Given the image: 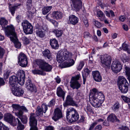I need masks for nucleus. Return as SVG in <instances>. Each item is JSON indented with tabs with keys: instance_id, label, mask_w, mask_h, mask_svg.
Wrapping results in <instances>:
<instances>
[{
	"instance_id": "f257e3e1",
	"label": "nucleus",
	"mask_w": 130,
	"mask_h": 130,
	"mask_svg": "<svg viewBox=\"0 0 130 130\" xmlns=\"http://www.w3.org/2000/svg\"><path fill=\"white\" fill-rule=\"evenodd\" d=\"M72 54L71 52L67 50H63L58 53L56 57L57 60L59 63L64 60L70 61L69 62H64L60 65L62 68L69 67L73 65L75 63L74 60L72 58Z\"/></svg>"
},
{
	"instance_id": "f03ea898",
	"label": "nucleus",
	"mask_w": 130,
	"mask_h": 130,
	"mask_svg": "<svg viewBox=\"0 0 130 130\" xmlns=\"http://www.w3.org/2000/svg\"><path fill=\"white\" fill-rule=\"evenodd\" d=\"M98 91L96 88L93 89L89 96L90 103L96 108L99 107L105 100L104 95L101 92H99Z\"/></svg>"
},
{
	"instance_id": "7ed1b4c3",
	"label": "nucleus",
	"mask_w": 130,
	"mask_h": 130,
	"mask_svg": "<svg viewBox=\"0 0 130 130\" xmlns=\"http://www.w3.org/2000/svg\"><path fill=\"white\" fill-rule=\"evenodd\" d=\"M25 78L24 71L22 70H19L17 72L16 76H12L9 78L10 84L13 87L16 86L18 83L22 86L24 84Z\"/></svg>"
},
{
	"instance_id": "20e7f679",
	"label": "nucleus",
	"mask_w": 130,
	"mask_h": 130,
	"mask_svg": "<svg viewBox=\"0 0 130 130\" xmlns=\"http://www.w3.org/2000/svg\"><path fill=\"white\" fill-rule=\"evenodd\" d=\"M8 23V21L5 18H0V24L3 29L5 30V32L6 35L8 37L12 36L10 37V38L11 40H14L15 38V33L14 28L12 25L7 26L6 27L5 26Z\"/></svg>"
},
{
	"instance_id": "39448f33",
	"label": "nucleus",
	"mask_w": 130,
	"mask_h": 130,
	"mask_svg": "<svg viewBox=\"0 0 130 130\" xmlns=\"http://www.w3.org/2000/svg\"><path fill=\"white\" fill-rule=\"evenodd\" d=\"M36 64L42 70L46 72H50L52 69V66L45 61L42 59L36 60Z\"/></svg>"
},
{
	"instance_id": "423d86ee",
	"label": "nucleus",
	"mask_w": 130,
	"mask_h": 130,
	"mask_svg": "<svg viewBox=\"0 0 130 130\" xmlns=\"http://www.w3.org/2000/svg\"><path fill=\"white\" fill-rule=\"evenodd\" d=\"M101 65L106 68L110 69V68L111 59L110 56L107 54L105 55L100 58Z\"/></svg>"
},
{
	"instance_id": "0eeeda50",
	"label": "nucleus",
	"mask_w": 130,
	"mask_h": 130,
	"mask_svg": "<svg viewBox=\"0 0 130 130\" xmlns=\"http://www.w3.org/2000/svg\"><path fill=\"white\" fill-rule=\"evenodd\" d=\"M66 118H68L69 116V117H71L73 121H77L79 118V115L77 112L73 108H69L67 111Z\"/></svg>"
},
{
	"instance_id": "6e6552de",
	"label": "nucleus",
	"mask_w": 130,
	"mask_h": 130,
	"mask_svg": "<svg viewBox=\"0 0 130 130\" xmlns=\"http://www.w3.org/2000/svg\"><path fill=\"white\" fill-rule=\"evenodd\" d=\"M80 77V74H78L72 77L70 82V85L71 87L73 89H78L80 87L81 84L78 81Z\"/></svg>"
},
{
	"instance_id": "1a4fd4ad",
	"label": "nucleus",
	"mask_w": 130,
	"mask_h": 130,
	"mask_svg": "<svg viewBox=\"0 0 130 130\" xmlns=\"http://www.w3.org/2000/svg\"><path fill=\"white\" fill-rule=\"evenodd\" d=\"M24 32L26 34H32L33 32V28L32 25L28 21L25 20L22 23Z\"/></svg>"
},
{
	"instance_id": "9d476101",
	"label": "nucleus",
	"mask_w": 130,
	"mask_h": 130,
	"mask_svg": "<svg viewBox=\"0 0 130 130\" xmlns=\"http://www.w3.org/2000/svg\"><path fill=\"white\" fill-rule=\"evenodd\" d=\"M36 115L31 113L29 118V124L30 127V130H38L37 127V121L36 118Z\"/></svg>"
},
{
	"instance_id": "9b49d317",
	"label": "nucleus",
	"mask_w": 130,
	"mask_h": 130,
	"mask_svg": "<svg viewBox=\"0 0 130 130\" xmlns=\"http://www.w3.org/2000/svg\"><path fill=\"white\" fill-rule=\"evenodd\" d=\"M26 5L27 11L26 12V14L29 17L32 15L35 12V9L32 5V0H26Z\"/></svg>"
},
{
	"instance_id": "f8f14e48",
	"label": "nucleus",
	"mask_w": 130,
	"mask_h": 130,
	"mask_svg": "<svg viewBox=\"0 0 130 130\" xmlns=\"http://www.w3.org/2000/svg\"><path fill=\"white\" fill-rule=\"evenodd\" d=\"M18 63L20 66L23 67H26L28 61L26 56L24 53H21L20 54Z\"/></svg>"
},
{
	"instance_id": "ddd939ff",
	"label": "nucleus",
	"mask_w": 130,
	"mask_h": 130,
	"mask_svg": "<svg viewBox=\"0 0 130 130\" xmlns=\"http://www.w3.org/2000/svg\"><path fill=\"white\" fill-rule=\"evenodd\" d=\"M111 68L113 71L117 73L121 70L122 65L119 61H115L112 62Z\"/></svg>"
},
{
	"instance_id": "4468645a",
	"label": "nucleus",
	"mask_w": 130,
	"mask_h": 130,
	"mask_svg": "<svg viewBox=\"0 0 130 130\" xmlns=\"http://www.w3.org/2000/svg\"><path fill=\"white\" fill-rule=\"evenodd\" d=\"M63 105L64 107H67L68 105H71L76 107L78 106V104L76 102L73 100V99L70 95H68L66 97L65 102Z\"/></svg>"
},
{
	"instance_id": "2eb2a0df",
	"label": "nucleus",
	"mask_w": 130,
	"mask_h": 130,
	"mask_svg": "<svg viewBox=\"0 0 130 130\" xmlns=\"http://www.w3.org/2000/svg\"><path fill=\"white\" fill-rule=\"evenodd\" d=\"M72 7L76 11H78L82 7V2L81 0H71Z\"/></svg>"
},
{
	"instance_id": "dca6fc26",
	"label": "nucleus",
	"mask_w": 130,
	"mask_h": 130,
	"mask_svg": "<svg viewBox=\"0 0 130 130\" xmlns=\"http://www.w3.org/2000/svg\"><path fill=\"white\" fill-rule=\"evenodd\" d=\"M62 117V115L61 110L59 108H56L54 111V116L52 117L53 119L56 121Z\"/></svg>"
},
{
	"instance_id": "f3484780",
	"label": "nucleus",
	"mask_w": 130,
	"mask_h": 130,
	"mask_svg": "<svg viewBox=\"0 0 130 130\" xmlns=\"http://www.w3.org/2000/svg\"><path fill=\"white\" fill-rule=\"evenodd\" d=\"M22 111H20L19 112L15 113V115L21 120L22 122L24 124L26 123L27 121V118L25 116H23Z\"/></svg>"
},
{
	"instance_id": "a211bd4d",
	"label": "nucleus",
	"mask_w": 130,
	"mask_h": 130,
	"mask_svg": "<svg viewBox=\"0 0 130 130\" xmlns=\"http://www.w3.org/2000/svg\"><path fill=\"white\" fill-rule=\"evenodd\" d=\"M12 90L13 94L17 96H22L24 93V90L21 88H17L16 89L13 88Z\"/></svg>"
},
{
	"instance_id": "6ab92c4d",
	"label": "nucleus",
	"mask_w": 130,
	"mask_h": 130,
	"mask_svg": "<svg viewBox=\"0 0 130 130\" xmlns=\"http://www.w3.org/2000/svg\"><path fill=\"white\" fill-rule=\"evenodd\" d=\"M25 85L28 90L31 92H34L36 89L35 86L33 85L31 81L29 80L27 81Z\"/></svg>"
},
{
	"instance_id": "aec40b11",
	"label": "nucleus",
	"mask_w": 130,
	"mask_h": 130,
	"mask_svg": "<svg viewBox=\"0 0 130 130\" xmlns=\"http://www.w3.org/2000/svg\"><path fill=\"white\" fill-rule=\"evenodd\" d=\"M78 19L73 15H70L69 17V23L73 25H75L78 23Z\"/></svg>"
},
{
	"instance_id": "412c9836",
	"label": "nucleus",
	"mask_w": 130,
	"mask_h": 130,
	"mask_svg": "<svg viewBox=\"0 0 130 130\" xmlns=\"http://www.w3.org/2000/svg\"><path fill=\"white\" fill-rule=\"evenodd\" d=\"M92 75L94 79L96 82H100L101 81L102 77L98 71L93 72Z\"/></svg>"
},
{
	"instance_id": "4be33fe9",
	"label": "nucleus",
	"mask_w": 130,
	"mask_h": 130,
	"mask_svg": "<svg viewBox=\"0 0 130 130\" xmlns=\"http://www.w3.org/2000/svg\"><path fill=\"white\" fill-rule=\"evenodd\" d=\"M118 84L119 85H128V83L126 78L123 76L119 77Z\"/></svg>"
},
{
	"instance_id": "5701e85b",
	"label": "nucleus",
	"mask_w": 130,
	"mask_h": 130,
	"mask_svg": "<svg viewBox=\"0 0 130 130\" xmlns=\"http://www.w3.org/2000/svg\"><path fill=\"white\" fill-rule=\"evenodd\" d=\"M50 44L52 48L56 49L59 47V45L57 41L55 39H51Z\"/></svg>"
},
{
	"instance_id": "b1692460",
	"label": "nucleus",
	"mask_w": 130,
	"mask_h": 130,
	"mask_svg": "<svg viewBox=\"0 0 130 130\" xmlns=\"http://www.w3.org/2000/svg\"><path fill=\"white\" fill-rule=\"evenodd\" d=\"M90 71L87 68H85L84 71L82 72V76L83 78V84H85V82L86 81V78L87 77L88 75L90 73Z\"/></svg>"
},
{
	"instance_id": "393cba45",
	"label": "nucleus",
	"mask_w": 130,
	"mask_h": 130,
	"mask_svg": "<svg viewBox=\"0 0 130 130\" xmlns=\"http://www.w3.org/2000/svg\"><path fill=\"white\" fill-rule=\"evenodd\" d=\"M62 17V13L60 12L57 11L53 12L52 17L54 19L59 20L61 19Z\"/></svg>"
},
{
	"instance_id": "a878e982",
	"label": "nucleus",
	"mask_w": 130,
	"mask_h": 130,
	"mask_svg": "<svg viewBox=\"0 0 130 130\" xmlns=\"http://www.w3.org/2000/svg\"><path fill=\"white\" fill-rule=\"evenodd\" d=\"M107 120L112 122H114L116 121L119 122V120L117 118L116 115L113 113L110 114L107 117Z\"/></svg>"
},
{
	"instance_id": "bb28decb",
	"label": "nucleus",
	"mask_w": 130,
	"mask_h": 130,
	"mask_svg": "<svg viewBox=\"0 0 130 130\" xmlns=\"http://www.w3.org/2000/svg\"><path fill=\"white\" fill-rule=\"evenodd\" d=\"M65 93L60 87H58L57 89V96L62 98L64 100Z\"/></svg>"
},
{
	"instance_id": "cd10ccee",
	"label": "nucleus",
	"mask_w": 130,
	"mask_h": 130,
	"mask_svg": "<svg viewBox=\"0 0 130 130\" xmlns=\"http://www.w3.org/2000/svg\"><path fill=\"white\" fill-rule=\"evenodd\" d=\"M4 118L5 121L9 123L11 122L14 117L11 113H7L5 114Z\"/></svg>"
},
{
	"instance_id": "c85d7f7f",
	"label": "nucleus",
	"mask_w": 130,
	"mask_h": 130,
	"mask_svg": "<svg viewBox=\"0 0 130 130\" xmlns=\"http://www.w3.org/2000/svg\"><path fill=\"white\" fill-rule=\"evenodd\" d=\"M43 55L45 58H47L49 59H51L52 58V55L50 51L48 49H45L42 52Z\"/></svg>"
},
{
	"instance_id": "c756f323",
	"label": "nucleus",
	"mask_w": 130,
	"mask_h": 130,
	"mask_svg": "<svg viewBox=\"0 0 130 130\" xmlns=\"http://www.w3.org/2000/svg\"><path fill=\"white\" fill-rule=\"evenodd\" d=\"M121 92L123 93H126L128 91V85H123L118 86Z\"/></svg>"
},
{
	"instance_id": "7c9ffc66",
	"label": "nucleus",
	"mask_w": 130,
	"mask_h": 130,
	"mask_svg": "<svg viewBox=\"0 0 130 130\" xmlns=\"http://www.w3.org/2000/svg\"><path fill=\"white\" fill-rule=\"evenodd\" d=\"M120 107L119 103L117 101L114 104L112 109L114 111H117L119 110Z\"/></svg>"
},
{
	"instance_id": "2f4dec72",
	"label": "nucleus",
	"mask_w": 130,
	"mask_h": 130,
	"mask_svg": "<svg viewBox=\"0 0 130 130\" xmlns=\"http://www.w3.org/2000/svg\"><path fill=\"white\" fill-rule=\"evenodd\" d=\"M18 125L17 127V130H23L24 128V125L22 124L19 119H17Z\"/></svg>"
},
{
	"instance_id": "473e14b6",
	"label": "nucleus",
	"mask_w": 130,
	"mask_h": 130,
	"mask_svg": "<svg viewBox=\"0 0 130 130\" xmlns=\"http://www.w3.org/2000/svg\"><path fill=\"white\" fill-rule=\"evenodd\" d=\"M52 8V6L44 7L42 9L43 14L44 15L46 14L50 11Z\"/></svg>"
},
{
	"instance_id": "72a5a7b5",
	"label": "nucleus",
	"mask_w": 130,
	"mask_h": 130,
	"mask_svg": "<svg viewBox=\"0 0 130 130\" xmlns=\"http://www.w3.org/2000/svg\"><path fill=\"white\" fill-rule=\"evenodd\" d=\"M97 15L98 17L100 18L99 19L101 21H103L105 19V16L104 14L100 10L98 12Z\"/></svg>"
},
{
	"instance_id": "f704fd0d",
	"label": "nucleus",
	"mask_w": 130,
	"mask_h": 130,
	"mask_svg": "<svg viewBox=\"0 0 130 130\" xmlns=\"http://www.w3.org/2000/svg\"><path fill=\"white\" fill-rule=\"evenodd\" d=\"M21 5V4H19L15 6L9 8V11L11 12L12 15H14L15 12V11L18 7Z\"/></svg>"
},
{
	"instance_id": "c9c22d12",
	"label": "nucleus",
	"mask_w": 130,
	"mask_h": 130,
	"mask_svg": "<svg viewBox=\"0 0 130 130\" xmlns=\"http://www.w3.org/2000/svg\"><path fill=\"white\" fill-rule=\"evenodd\" d=\"M15 38L14 40H11L10 38V39L11 41H12L13 42H14L15 45V47L17 48H20L21 46V44L18 41H16V39H17V37L16 36V34L15 33Z\"/></svg>"
},
{
	"instance_id": "e433bc0d",
	"label": "nucleus",
	"mask_w": 130,
	"mask_h": 130,
	"mask_svg": "<svg viewBox=\"0 0 130 130\" xmlns=\"http://www.w3.org/2000/svg\"><path fill=\"white\" fill-rule=\"evenodd\" d=\"M53 32L55 34L56 37H59L61 36L63 34V31L61 30H58V29H54L53 31Z\"/></svg>"
},
{
	"instance_id": "4c0bfd02",
	"label": "nucleus",
	"mask_w": 130,
	"mask_h": 130,
	"mask_svg": "<svg viewBox=\"0 0 130 130\" xmlns=\"http://www.w3.org/2000/svg\"><path fill=\"white\" fill-rule=\"evenodd\" d=\"M36 112L37 116H42L43 112L41 108L38 106L37 108Z\"/></svg>"
},
{
	"instance_id": "58836bf2",
	"label": "nucleus",
	"mask_w": 130,
	"mask_h": 130,
	"mask_svg": "<svg viewBox=\"0 0 130 130\" xmlns=\"http://www.w3.org/2000/svg\"><path fill=\"white\" fill-rule=\"evenodd\" d=\"M32 72L34 74H40L42 75H44L45 74L43 73V71L38 69L32 70Z\"/></svg>"
},
{
	"instance_id": "ea45409f",
	"label": "nucleus",
	"mask_w": 130,
	"mask_h": 130,
	"mask_svg": "<svg viewBox=\"0 0 130 130\" xmlns=\"http://www.w3.org/2000/svg\"><path fill=\"white\" fill-rule=\"evenodd\" d=\"M21 106L19 105L18 104H13L12 105V107L16 111H17V112H19L20 111H22L21 110Z\"/></svg>"
},
{
	"instance_id": "a19ab883",
	"label": "nucleus",
	"mask_w": 130,
	"mask_h": 130,
	"mask_svg": "<svg viewBox=\"0 0 130 130\" xmlns=\"http://www.w3.org/2000/svg\"><path fill=\"white\" fill-rule=\"evenodd\" d=\"M122 61L124 62H128L129 60V57L126 55V54H122L120 57Z\"/></svg>"
},
{
	"instance_id": "79ce46f5",
	"label": "nucleus",
	"mask_w": 130,
	"mask_h": 130,
	"mask_svg": "<svg viewBox=\"0 0 130 130\" xmlns=\"http://www.w3.org/2000/svg\"><path fill=\"white\" fill-rule=\"evenodd\" d=\"M10 72L11 71L7 69L4 71V76L5 79H7L8 78Z\"/></svg>"
},
{
	"instance_id": "37998d69",
	"label": "nucleus",
	"mask_w": 130,
	"mask_h": 130,
	"mask_svg": "<svg viewBox=\"0 0 130 130\" xmlns=\"http://www.w3.org/2000/svg\"><path fill=\"white\" fill-rule=\"evenodd\" d=\"M125 68L126 75L128 77V79L130 82V69L127 67H125Z\"/></svg>"
},
{
	"instance_id": "c03bdc74",
	"label": "nucleus",
	"mask_w": 130,
	"mask_h": 130,
	"mask_svg": "<svg viewBox=\"0 0 130 130\" xmlns=\"http://www.w3.org/2000/svg\"><path fill=\"white\" fill-rule=\"evenodd\" d=\"M36 33L37 36L40 37L42 38L44 36L43 32L41 30H37L36 31Z\"/></svg>"
},
{
	"instance_id": "a18cd8bd",
	"label": "nucleus",
	"mask_w": 130,
	"mask_h": 130,
	"mask_svg": "<svg viewBox=\"0 0 130 130\" xmlns=\"http://www.w3.org/2000/svg\"><path fill=\"white\" fill-rule=\"evenodd\" d=\"M0 130H9L8 127L0 122Z\"/></svg>"
},
{
	"instance_id": "49530a36",
	"label": "nucleus",
	"mask_w": 130,
	"mask_h": 130,
	"mask_svg": "<svg viewBox=\"0 0 130 130\" xmlns=\"http://www.w3.org/2000/svg\"><path fill=\"white\" fill-rule=\"evenodd\" d=\"M17 119H18L17 118L16 119H15L14 118L13 119V120L11 121V122H10L9 123L13 126H16L17 124H18Z\"/></svg>"
},
{
	"instance_id": "de8ad7c7",
	"label": "nucleus",
	"mask_w": 130,
	"mask_h": 130,
	"mask_svg": "<svg viewBox=\"0 0 130 130\" xmlns=\"http://www.w3.org/2000/svg\"><path fill=\"white\" fill-rule=\"evenodd\" d=\"M48 105H47L45 104H43L41 106V108L43 112L45 113L48 109L47 106Z\"/></svg>"
},
{
	"instance_id": "09e8293b",
	"label": "nucleus",
	"mask_w": 130,
	"mask_h": 130,
	"mask_svg": "<svg viewBox=\"0 0 130 130\" xmlns=\"http://www.w3.org/2000/svg\"><path fill=\"white\" fill-rule=\"evenodd\" d=\"M22 40L25 44H28L29 43V39L25 36H23L22 37Z\"/></svg>"
},
{
	"instance_id": "8fccbe9b",
	"label": "nucleus",
	"mask_w": 130,
	"mask_h": 130,
	"mask_svg": "<svg viewBox=\"0 0 130 130\" xmlns=\"http://www.w3.org/2000/svg\"><path fill=\"white\" fill-rule=\"evenodd\" d=\"M5 52V50L0 46V58H2L3 57Z\"/></svg>"
},
{
	"instance_id": "3c124183",
	"label": "nucleus",
	"mask_w": 130,
	"mask_h": 130,
	"mask_svg": "<svg viewBox=\"0 0 130 130\" xmlns=\"http://www.w3.org/2000/svg\"><path fill=\"white\" fill-rule=\"evenodd\" d=\"M121 97L123 101L126 102H130V99L123 95H121Z\"/></svg>"
},
{
	"instance_id": "603ef678",
	"label": "nucleus",
	"mask_w": 130,
	"mask_h": 130,
	"mask_svg": "<svg viewBox=\"0 0 130 130\" xmlns=\"http://www.w3.org/2000/svg\"><path fill=\"white\" fill-rule=\"evenodd\" d=\"M128 45L125 43H123L122 45V49L125 51H126L128 48Z\"/></svg>"
},
{
	"instance_id": "864d4df0",
	"label": "nucleus",
	"mask_w": 130,
	"mask_h": 130,
	"mask_svg": "<svg viewBox=\"0 0 130 130\" xmlns=\"http://www.w3.org/2000/svg\"><path fill=\"white\" fill-rule=\"evenodd\" d=\"M55 100L53 99L48 104V106L50 107L52 106L55 104Z\"/></svg>"
},
{
	"instance_id": "5fc2aeb1",
	"label": "nucleus",
	"mask_w": 130,
	"mask_h": 130,
	"mask_svg": "<svg viewBox=\"0 0 130 130\" xmlns=\"http://www.w3.org/2000/svg\"><path fill=\"white\" fill-rule=\"evenodd\" d=\"M83 22L86 27H88L89 26L88 20L87 18H84L83 20Z\"/></svg>"
},
{
	"instance_id": "6e6d98bb",
	"label": "nucleus",
	"mask_w": 130,
	"mask_h": 130,
	"mask_svg": "<svg viewBox=\"0 0 130 130\" xmlns=\"http://www.w3.org/2000/svg\"><path fill=\"white\" fill-rule=\"evenodd\" d=\"M60 130H73L72 128L69 126H67L65 127H61Z\"/></svg>"
},
{
	"instance_id": "4d7b16f0",
	"label": "nucleus",
	"mask_w": 130,
	"mask_h": 130,
	"mask_svg": "<svg viewBox=\"0 0 130 130\" xmlns=\"http://www.w3.org/2000/svg\"><path fill=\"white\" fill-rule=\"evenodd\" d=\"M97 125L96 122H95L93 123L90 125L89 128V130H92L93 128L94 127Z\"/></svg>"
},
{
	"instance_id": "13d9d810",
	"label": "nucleus",
	"mask_w": 130,
	"mask_h": 130,
	"mask_svg": "<svg viewBox=\"0 0 130 130\" xmlns=\"http://www.w3.org/2000/svg\"><path fill=\"white\" fill-rule=\"evenodd\" d=\"M84 65V63L83 61H81L79 64V66L78 67V69L79 70H81L82 68L83 67Z\"/></svg>"
},
{
	"instance_id": "bf43d9fd",
	"label": "nucleus",
	"mask_w": 130,
	"mask_h": 130,
	"mask_svg": "<svg viewBox=\"0 0 130 130\" xmlns=\"http://www.w3.org/2000/svg\"><path fill=\"white\" fill-rule=\"evenodd\" d=\"M51 22L54 25L55 27H58V23L55 20H52L51 21Z\"/></svg>"
},
{
	"instance_id": "052dcab7",
	"label": "nucleus",
	"mask_w": 130,
	"mask_h": 130,
	"mask_svg": "<svg viewBox=\"0 0 130 130\" xmlns=\"http://www.w3.org/2000/svg\"><path fill=\"white\" fill-rule=\"evenodd\" d=\"M95 25L97 27L99 28L101 26V24L100 22L97 21H95Z\"/></svg>"
},
{
	"instance_id": "680f3d73",
	"label": "nucleus",
	"mask_w": 130,
	"mask_h": 130,
	"mask_svg": "<svg viewBox=\"0 0 130 130\" xmlns=\"http://www.w3.org/2000/svg\"><path fill=\"white\" fill-rule=\"evenodd\" d=\"M5 84V82L3 78H0V86H3Z\"/></svg>"
},
{
	"instance_id": "e2e57ef3",
	"label": "nucleus",
	"mask_w": 130,
	"mask_h": 130,
	"mask_svg": "<svg viewBox=\"0 0 130 130\" xmlns=\"http://www.w3.org/2000/svg\"><path fill=\"white\" fill-rule=\"evenodd\" d=\"M125 19L126 18L125 16L124 15H121L119 18V20L122 22H124Z\"/></svg>"
},
{
	"instance_id": "0e129e2a",
	"label": "nucleus",
	"mask_w": 130,
	"mask_h": 130,
	"mask_svg": "<svg viewBox=\"0 0 130 130\" xmlns=\"http://www.w3.org/2000/svg\"><path fill=\"white\" fill-rule=\"evenodd\" d=\"M102 128V126L101 125H97L95 128V130H101Z\"/></svg>"
},
{
	"instance_id": "69168bd1",
	"label": "nucleus",
	"mask_w": 130,
	"mask_h": 130,
	"mask_svg": "<svg viewBox=\"0 0 130 130\" xmlns=\"http://www.w3.org/2000/svg\"><path fill=\"white\" fill-rule=\"evenodd\" d=\"M55 80H56V82L58 84L59 83L61 82L60 78L58 76H57V77L55 78Z\"/></svg>"
},
{
	"instance_id": "338daca9",
	"label": "nucleus",
	"mask_w": 130,
	"mask_h": 130,
	"mask_svg": "<svg viewBox=\"0 0 130 130\" xmlns=\"http://www.w3.org/2000/svg\"><path fill=\"white\" fill-rule=\"evenodd\" d=\"M108 120H105L103 122V124L105 126H108L109 125V121Z\"/></svg>"
},
{
	"instance_id": "774afa93",
	"label": "nucleus",
	"mask_w": 130,
	"mask_h": 130,
	"mask_svg": "<svg viewBox=\"0 0 130 130\" xmlns=\"http://www.w3.org/2000/svg\"><path fill=\"white\" fill-rule=\"evenodd\" d=\"M45 130H53V127L52 126H49L46 127Z\"/></svg>"
}]
</instances>
